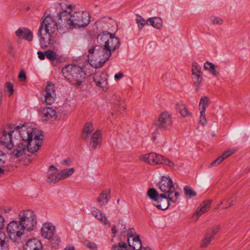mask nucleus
<instances>
[{"instance_id":"1","label":"nucleus","mask_w":250,"mask_h":250,"mask_svg":"<svg viewBox=\"0 0 250 250\" xmlns=\"http://www.w3.org/2000/svg\"><path fill=\"white\" fill-rule=\"evenodd\" d=\"M71 5L67 6L68 10H64L59 14L58 21L56 22L53 16L49 14L42 18L40 28L37 33L39 42L42 48L54 45L56 42L54 33L60 29V24L67 26L70 28L85 27L90 22V15L84 11L75 12L70 15Z\"/></svg>"},{"instance_id":"2","label":"nucleus","mask_w":250,"mask_h":250,"mask_svg":"<svg viewBox=\"0 0 250 250\" xmlns=\"http://www.w3.org/2000/svg\"><path fill=\"white\" fill-rule=\"evenodd\" d=\"M157 186L162 193L159 194L156 189L152 188L147 190V195L153 200V205L158 209L165 210L169 207L171 202H178L180 193L175 190L169 176H162Z\"/></svg>"},{"instance_id":"3","label":"nucleus","mask_w":250,"mask_h":250,"mask_svg":"<svg viewBox=\"0 0 250 250\" xmlns=\"http://www.w3.org/2000/svg\"><path fill=\"white\" fill-rule=\"evenodd\" d=\"M64 77L72 84L79 86L85 78V73L82 68L76 65L69 64L62 70Z\"/></svg>"},{"instance_id":"4","label":"nucleus","mask_w":250,"mask_h":250,"mask_svg":"<svg viewBox=\"0 0 250 250\" xmlns=\"http://www.w3.org/2000/svg\"><path fill=\"white\" fill-rule=\"evenodd\" d=\"M20 223L23 229L31 231L34 229L37 226V217L31 210H23L19 214Z\"/></svg>"},{"instance_id":"5","label":"nucleus","mask_w":250,"mask_h":250,"mask_svg":"<svg viewBox=\"0 0 250 250\" xmlns=\"http://www.w3.org/2000/svg\"><path fill=\"white\" fill-rule=\"evenodd\" d=\"M7 232L10 238L14 242H19L23 234L24 229L20 221H13L7 226Z\"/></svg>"},{"instance_id":"6","label":"nucleus","mask_w":250,"mask_h":250,"mask_svg":"<svg viewBox=\"0 0 250 250\" xmlns=\"http://www.w3.org/2000/svg\"><path fill=\"white\" fill-rule=\"evenodd\" d=\"M107 34H103L100 36L101 40H104L109 36V38L105 42L104 45L105 48L107 49V53L105 56L107 57L110 54H112L115 50L119 48L120 46V41L119 38L115 37L114 34L106 31Z\"/></svg>"},{"instance_id":"7","label":"nucleus","mask_w":250,"mask_h":250,"mask_svg":"<svg viewBox=\"0 0 250 250\" xmlns=\"http://www.w3.org/2000/svg\"><path fill=\"white\" fill-rule=\"evenodd\" d=\"M34 132L33 137L25 142L27 150L32 153L37 152L40 149L42 144L43 138L41 131H36Z\"/></svg>"},{"instance_id":"8","label":"nucleus","mask_w":250,"mask_h":250,"mask_svg":"<svg viewBox=\"0 0 250 250\" xmlns=\"http://www.w3.org/2000/svg\"><path fill=\"white\" fill-rule=\"evenodd\" d=\"M55 228L51 223H45L41 229L42 236L51 241L52 243L59 245L61 242L60 238L54 235Z\"/></svg>"},{"instance_id":"9","label":"nucleus","mask_w":250,"mask_h":250,"mask_svg":"<svg viewBox=\"0 0 250 250\" xmlns=\"http://www.w3.org/2000/svg\"><path fill=\"white\" fill-rule=\"evenodd\" d=\"M13 126L15 132L19 133L20 138L22 139V142L24 143L33 137L34 132L39 131L36 128L28 127L24 125H23L21 126L20 125L15 126L14 125H13Z\"/></svg>"},{"instance_id":"10","label":"nucleus","mask_w":250,"mask_h":250,"mask_svg":"<svg viewBox=\"0 0 250 250\" xmlns=\"http://www.w3.org/2000/svg\"><path fill=\"white\" fill-rule=\"evenodd\" d=\"M8 129L9 130H4L0 132V143L8 149H11L14 147L12 140V135L15 132L13 125H10Z\"/></svg>"},{"instance_id":"11","label":"nucleus","mask_w":250,"mask_h":250,"mask_svg":"<svg viewBox=\"0 0 250 250\" xmlns=\"http://www.w3.org/2000/svg\"><path fill=\"white\" fill-rule=\"evenodd\" d=\"M191 72L192 81L198 92L203 81V73L201 66L196 62L192 63Z\"/></svg>"},{"instance_id":"12","label":"nucleus","mask_w":250,"mask_h":250,"mask_svg":"<svg viewBox=\"0 0 250 250\" xmlns=\"http://www.w3.org/2000/svg\"><path fill=\"white\" fill-rule=\"evenodd\" d=\"M100 49V45H95L88 50V60L90 65L96 68L101 67V65L99 63Z\"/></svg>"},{"instance_id":"13","label":"nucleus","mask_w":250,"mask_h":250,"mask_svg":"<svg viewBox=\"0 0 250 250\" xmlns=\"http://www.w3.org/2000/svg\"><path fill=\"white\" fill-rule=\"evenodd\" d=\"M41 114L43 121L50 124L55 122L58 116L56 109L50 106L42 108L41 110Z\"/></svg>"},{"instance_id":"14","label":"nucleus","mask_w":250,"mask_h":250,"mask_svg":"<svg viewBox=\"0 0 250 250\" xmlns=\"http://www.w3.org/2000/svg\"><path fill=\"white\" fill-rule=\"evenodd\" d=\"M156 125L160 128L168 129L172 126V120L170 115L167 112L161 113L157 120Z\"/></svg>"},{"instance_id":"15","label":"nucleus","mask_w":250,"mask_h":250,"mask_svg":"<svg viewBox=\"0 0 250 250\" xmlns=\"http://www.w3.org/2000/svg\"><path fill=\"white\" fill-rule=\"evenodd\" d=\"M60 170L54 165L49 167L46 173V182L55 184L61 181Z\"/></svg>"},{"instance_id":"16","label":"nucleus","mask_w":250,"mask_h":250,"mask_svg":"<svg viewBox=\"0 0 250 250\" xmlns=\"http://www.w3.org/2000/svg\"><path fill=\"white\" fill-rule=\"evenodd\" d=\"M55 85L51 83H48L45 87L44 102L47 104L51 105L55 102L56 94Z\"/></svg>"},{"instance_id":"17","label":"nucleus","mask_w":250,"mask_h":250,"mask_svg":"<svg viewBox=\"0 0 250 250\" xmlns=\"http://www.w3.org/2000/svg\"><path fill=\"white\" fill-rule=\"evenodd\" d=\"M162 155L155 153H149L143 155L141 160L151 165H160Z\"/></svg>"},{"instance_id":"18","label":"nucleus","mask_w":250,"mask_h":250,"mask_svg":"<svg viewBox=\"0 0 250 250\" xmlns=\"http://www.w3.org/2000/svg\"><path fill=\"white\" fill-rule=\"evenodd\" d=\"M91 137L89 147L94 150L101 146L102 141V133L100 130H96Z\"/></svg>"},{"instance_id":"19","label":"nucleus","mask_w":250,"mask_h":250,"mask_svg":"<svg viewBox=\"0 0 250 250\" xmlns=\"http://www.w3.org/2000/svg\"><path fill=\"white\" fill-rule=\"evenodd\" d=\"M212 202V200H208L204 202L200 207L197 208L196 212L193 215V218H196V221L198 220L200 216L209 210Z\"/></svg>"},{"instance_id":"20","label":"nucleus","mask_w":250,"mask_h":250,"mask_svg":"<svg viewBox=\"0 0 250 250\" xmlns=\"http://www.w3.org/2000/svg\"><path fill=\"white\" fill-rule=\"evenodd\" d=\"M15 34L19 38H23L29 42L33 40V33L28 28L25 27L19 28L16 31Z\"/></svg>"},{"instance_id":"21","label":"nucleus","mask_w":250,"mask_h":250,"mask_svg":"<svg viewBox=\"0 0 250 250\" xmlns=\"http://www.w3.org/2000/svg\"><path fill=\"white\" fill-rule=\"evenodd\" d=\"M93 80L98 86L105 87L107 84V75L106 73L95 74L93 76Z\"/></svg>"},{"instance_id":"22","label":"nucleus","mask_w":250,"mask_h":250,"mask_svg":"<svg viewBox=\"0 0 250 250\" xmlns=\"http://www.w3.org/2000/svg\"><path fill=\"white\" fill-rule=\"evenodd\" d=\"M42 244L36 239H30L25 243L24 250H42Z\"/></svg>"},{"instance_id":"23","label":"nucleus","mask_w":250,"mask_h":250,"mask_svg":"<svg viewBox=\"0 0 250 250\" xmlns=\"http://www.w3.org/2000/svg\"><path fill=\"white\" fill-rule=\"evenodd\" d=\"M91 213L93 216L97 220H99L104 225L109 224V221L106 215L100 209L93 208H92Z\"/></svg>"},{"instance_id":"24","label":"nucleus","mask_w":250,"mask_h":250,"mask_svg":"<svg viewBox=\"0 0 250 250\" xmlns=\"http://www.w3.org/2000/svg\"><path fill=\"white\" fill-rule=\"evenodd\" d=\"M94 130L93 124L90 122L86 123L83 127L82 137L84 140H88L92 135Z\"/></svg>"},{"instance_id":"25","label":"nucleus","mask_w":250,"mask_h":250,"mask_svg":"<svg viewBox=\"0 0 250 250\" xmlns=\"http://www.w3.org/2000/svg\"><path fill=\"white\" fill-rule=\"evenodd\" d=\"M128 243L130 248H132L134 250H141L142 248V244L138 235H136L132 239L128 238Z\"/></svg>"},{"instance_id":"26","label":"nucleus","mask_w":250,"mask_h":250,"mask_svg":"<svg viewBox=\"0 0 250 250\" xmlns=\"http://www.w3.org/2000/svg\"><path fill=\"white\" fill-rule=\"evenodd\" d=\"M100 50L99 52L100 60L99 61V64L101 65V67L109 59L111 54H110L107 57L105 56V53H107V49L105 48V46L103 47L100 46Z\"/></svg>"},{"instance_id":"27","label":"nucleus","mask_w":250,"mask_h":250,"mask_svg":"<svg viewBox=\"0 0 250 250\" xmlns=\"http://www.w3.org/2000/svg\"><path fill=\"white\" fill-rule=\"evenodd\" d=\"M176 110L183 117L192 116L191 113L188 111L185 104L183 103L176 104Z\"/></svg>"},{"instance_id":"28","label":"nucleus","mask_w":250,"mask_h":250,"mask_svg":"<svg viewBox=\"0 0 250 250\" xmlns=\"http://www.w3.org/2000/svg\"><path fill=\"white\" fill-rule=\"evenodd\" d=\"M26 149H27V147L25 143H20L13 150L12 154L15 157H19L23 155Z\"/></svg>"},{"instance_id":"29","label":"nucleus","mask_w":250,"mask_h":250,"mask_svg":"<svg viewBox=\"0 0 250 250\" xmlns=\"http://www.w3.org/2000/svg\"><path fill=\"white\" fill-rule=\"evenodd\" d=\"M109 199V196L108 194V191L107 190L103 191L97 199L99 205L100 207H102L103 205L106 204Z\"/></svg>"},{"instance_id":"30","label":"nucleus","mask_w":250,"mask_h":250,"mask_svg":"<svg viewBox=\"0 0 250 250\" xmlns=\"http://www.w3.org/2000/svg\"><path fill=\"white\" fill-rule=\"evenodd\" d=\"M147 21L149 22L151 25L157 29H160L163 26L162 20L159 17L149 18Z\"/></svg>"},{"instance_id":"31","label":"nucleus","mask_w":250,"mask_h":250,"mask_svg":"<svg viewBox=\"0 0 250 250\" xmlns=\"http://www.w3.org/2000/svg\"><path fill=\"white\" fill-rule=\"evenodd\" d=\"M209 103L210 101L208 97L206 96L202 97L199 104V110L200 112H205Z\"/></svg>"},{"instance_id":"32","label":"nucleus","mask_w":250,"mask_h":250,"mask_svg":"<svg viewBox=\"0 0 250 250\" xmlns=\"http://www.w3.org/2000/svg\"><path fill=\"white\" fill-rule=\"evenodd\" d=\"M75 171L74 168H68L60 170L61 181L68 178L72 175Z\"/></svg>"},{"instance_id":"33","label":"nucleus","mask_w":250,"mask_h":250,"mask_svg":"<svg viewBox=\"0 0 250 250\" xmlns=\"http://www.w3.org/2000/svg\"><path fill=\"white\" fill-rule=\"evenodd\" d=\"M6 240H8V238L5 233L0 231V250H6L7 248Z\"/></svg>"},{"instance_id":"34","label":"nucleus","mask_w":250,"mask_h":250,"mask_svg":"<svg viewBox=\"0 0 250 250\" xmlns=\"http://www.w3.org/2000/svg\"><path fill=\"white\" fill-rule=\"evenodd\" d=\"M45 54L46 57L52 61L57 60L59 59V56L55 51L50 49L45 51Z\"/></svg>"},{"instance_id":"35","label":"nucleus","mask_w":250,"mask_h":250,"mask_svg":"<svg viewBox=\"0 0 250 250\" xmlns=\"http://www.w3.org/2000/svg\"><path fill=\"white\" fill-rule=\"evenodd\" d=\"M184 191L186 197L188 199H190L196 196V192L189 186H186L184 188Z\"/></svg>"},{"instance_id":"36","label":"nucleus","mask_w":250,"mask_h":250,"mask_svg":"<svg viewBox=\"0 0 250 250\" xmlns=\"http://www.w3.org/2000/svg\"><path fill=\"white\" fill-rule=\"evenodd\" d=\"M136 16L137 17L136 23L138 25L139 29L141 30L145 25L148 24V21H146L144 18L139 15L137 14Z\"/></svg>"},{"instance_id":"37","label":"nucleus","mask_w":250,"mask_h":250,"mask_svg":"<svg viewBox=\"0 0 250 250\" xmlns=\"http://www.w3.org/2000/svg\"><path fill=\"white\" fill-rule=\"evenodd\" d=\"M213 238L211 237V236H210V233L206 232V234H205L204 238L202 241V243L201 244V248L207 247L209 245L211 240Z\"/></svg>"},{"instance_id":"38","label":"nucleus","mask_w":250,"mask_h":250,"mask_svg":"<svg viewBox=\"0 0 250 250\" xmlns=\"http://www.w3.org/2000/svg\"><path fill=\"white\" fill-rule=\"evenodd\" d=\"M161 164L165 165L172 168H173L177 166V165H176L174 162L171 161L170 160L164 157L163 156H162V159L161 161Z\"/></svg>"},{"instance_id":"39","label":"nucleus","mask_w":250,"mask_h":250,"mask_svg":"<svg viewBox=\"0 0 250 250\" xmlns=\"http://www.w3.org/2000/svg\"><path fill=\"white\" fill-rule=\"evenodd\" d=\"M111 20V19H110V18H108V19L103 18V19H101L100 20H99L98 21V23H105V25L103 27V28L104 29V30L112 31L110 29V27L108 25V24L109 25L111 24L110 23H109V21Z\"/></svg>"},{"instance_id":"40","label":"nucleus","mask_w":250,"mask_h":250,"mask_svg":"<svg viewBox=\"0 0 250 250\" xmlns=\"http://www.w3.org/2000/svg\"><path fill=\"white\" fill-rule=\"evenodd\" d=\"M114 250H130L125 242H120L113 246Z\"/></svg>"},{"instance_id":"41","label":"nucleus","mask_w":250,"mask_h":250,"mask_svg":"<svg viewBox=\"0 0 250 250\" xmlns=\"http://www.w3.org/2000/svg\"><path fill=\"white\" fill-rule=\"evenodd\" d=\"M225 159L222 157V155L218 157L216 159H215L214 161H213L211 164H209L208 166L209 168H211L213 167H215L219 165L221 163V162L224 161Z\"/></svg>"},{"instance_id":"42","label":"nucleus","mask_w":250,"mask_h":250,"mask_svg":"<svg viewBox=\"0 0 250 250\" xmlns=\"http://www.w3.org/2000/svg\"><path fill=\"white\" fill-rule=\"evenodd\" d=\"M200 116L199 123L202 125H205L207 124V120L206 118L205 112H200Z\"/></svg>"},{"instance_id":"43","label":"nucleus","mask_w":250,"mask_h":250,"mask_svg":"<svg viewBox=\"0 0 250 250\" xmlns=\"http://www.w3.org/2000/svg\"><path fill=\"white\" fill-rule=\"evenodd\" d=\"M220 229V226L219 225H215L212 228L210 231H208L207 232H209L210 236L213 238L214 236L219 231Z\"/></svg>"},{"instance_id":"44","label":"nucleus","mask_w":250,"mask_h":250,"mask_svg":"<svg viewBox=\"0 0 250 250\" xmlns=\"http://www.w3.org/2000/svg\"><path fill=\"white\" fill-rule=\"evenodd\" d=\"M210 19L213 24L221 25L223 23V20L218 17L212 16Z\"/></svg>"},{"instance_id":"45","label":"nucleus","mask_w":250,"mask_h":250,"mask_svg":"<svg viewBox=\"0 0 250 250\" xmlns=\"http://www.w3.org/2000/svg\"><path fill=\"white\" fill-rule=\"evenodd\" d=\"M84 245L92 250H97V247L95 243L89 241H85L84 243Z\"/></svg>"},{"instance_id":"46","label":"nucleus","mask_w":250,"mask_h":250,"mask_svg":"<svg viewBox=\"0 0 250 250\" xmlns=\"http://www.w3.org/2000/svg\"><path fill=\"white\" fill-rule=\"evenodd\" d=\"M6 155L1 150H0V167H3L6 163Z\"/></svg>"},{"instance_id":"47","label":"nucleus","mask_w":250,"mask_h":250,"mask_svg":"<svg viewBox=\"0 0 250 250\" xmlns=\"http://www.w3.org/2000/svg\"><path fill=\"white\" fill-rule=\"evenodd\" d=\"M5 87L6 88V91L9 92V96L12 95L14 92L13 85L9 82H6L5 83Z\"/></svg>"},{"instance_id":"48","label":"nucleus","mask_w":250,"mask_h":250,"mask_svg":"<svg viewBox=\"0 0 250 250\" xmlns=\"http://www.w3.org/2000/svg\"><path fill=\"white\" fill-rule=\"evenodd\" d=\"M215 66V65L209 62H206L204 63V67L206 70H208V71L212 69V68Z\"/></svg>"},{"instance_id":"49","label":"nucleus","mask_w":250,"mask_h":250,"mask_svg":"<svg viewBox=\"0 0 250 250\" xmlns=\"http://www.w3.org/2000/svg\"><path fill=\"white\" fill-rule=\"evenodd\" d=\"M235 152V151L232 149H228L225 152H224L221 155L222 157L224 158V159H226L228 157H229V156H230L231 154H233Z\"/></svg>"},{"instance_id":"50","label":"nucleus","mask_w":250,"mask_h":250,"mask_svg":"<svg viewBox=\"0 0 250 250\" xmlns=\"http://www.w3.org/2000/svg\"><path fill=\"white\" fill-rule=\"evenodd\" d=\"M118 229L120 231L122 234L125 233L126 231V228L125 225L119 224L118 225Z\"/></svg>"},{"instance_id":"51","label":"nucleus","mask_w":250,"mask_h":250,"mask_svg":"<svg viewBox=\"0 0 250 250\" xmlns=\"http://www.w3.org/2000/svg\"><path fill=\"white\" fill-rule=\"evenodd\" d=\"M19 78L22 81L26 79V76L23 70H21L19 74Z\"/></svg>"},{"instance_id":"52","label":"nucleus","mask_w":250,"mask_h":250,"mask_svg":"<svg viewBox=\"0 0 250 250\" xmlns=\"http://www.w3.org/2000/svg\"><path fill=\"white\" fill-rule=\"evenodd\" d=\"M135 233L134 229L132 228L129 229L127 231V239L130 238L131 239L135 237L136 235H134Z\"/></svg>"},{"instance_id":"53","label":"nucleus","mask_w":250,"mask_h":250,"mask_svg":"<svg viewBox=\"0 0 250 250\" xmlns=\"http://www.w3.org/2000/svg\"><path fill=\"white\" fill-rule=\"evenodd\" d=\"M118 102L119 103L118 104H117L118 105V107H117V110H118V109H119L120 110H124L125 109V106L123 104V102H121V101H118Z\"/></svg>"},{"instance_id":"54","label":"nucleus","mask_w":250,"mask_h":250,"mask_svg":"<svg viewBox=\"0 0 250 250\" xmlns=\"http://www.w3.org/2000/svg\"><path fill=\"white\" fill-rule=\"evenodd\" d=\"M37 54L38 55V57L40 59H41L42 60H44L45 57H46L45 54V52L43 53L41 51H38Z\"/></svg>"},{"instance_id":"55","label":"nucleus","mask_w":250,"mask_h":250,"mask_svg":"<svg viewBox=\"0 0 250 250\" xmlns=\"http://www.w3.org/2000/svg\"><path fill=\"white\" fill-rule=\"evenodd\" d=\"M71 160L69 159H65L61 162V164L64 166H69L71 164Z\"/></svg>"},{"instance_id":"56","label":"nucleus","mask_w":250,"mask_h":250,"mask_svg":"<svg viewBox=\"0 0 250 250\" xmlns=\"http://www.w3.org/2000/svg\"><path fill=\"white\" fill-rule=\"evenodd\" d=\"M124 76L123 72H119L114 76V78L116 80H119L121 79Z\"/></svg>"},{"instance_id":"57","label":"nucleus","mask_w":250,"mask_h":250,"mask_svg":"<svg viewBox=\"0 0 250 250\" xmlns=\"http://www.w3.org/2000/svg\"><path fill=\"white\" fill-rule=\"evenodd\" d=\"M209 72L214 76H218L219 75V73L215 70V66L212 68V69L209 71Z\"/></svg>"},{"instance_id":"58","label":"nucleus","mask_w":250,"mask_h":250,"mask_svg":"<svg viewBox=\"0 0 250 250\" xmlns=\"http://www.w3.org/2000/svg\"><path fill=\"white\" fill-rule=\"evenodd\" d=\"M4 227V218L0 215V229H2Z\"/></svg>"},{"instance_id":"59","label":"nucleus","mask_w":250,"mask_h":250,"mask_svg":"<svg viewBox=\"0 0 250 250\" xmlns=\"http://www.w3.org/2000/svg\"><path fill=\"white\" fill-rule=\"evenodd\" d=\"M2 212L7 213L9 212V211L11 210V208L9 207H4L2 209Z\"/></svg>"},{"instance_id":"60","label":"nucleus","mask_w":250,"mask_h":250,"mask_svg":"<svg viewBox=\"0 0 250 250\" xmlns=\"http://www.w3.org/2000/svg\"><path fill=\"white\" fill-rule=\"evenodd\" d=\"M111 231H112V233L114 234V236L116 234V233L117 232L118 230H117L116 229V227L115 226H113L112 227V229H111Z\"/></svg>"},{"instance_id":"61","label":"nucleus","mask_w":250,"mask_h":250,"mask_svg":"<svg viewBox=\"0 0 250 250\" xmlns=\"http://www.w3.org/2000/svg\"><path fill=\"white\" fill-rule=\"evenodd\" d=\"M64 250H75V249L73 247L69 246L65 248Z\"/></svg>"},{"instance_id":"62","label":"nucleus","mask_w":250,"mask_h":250,"mask_svg":"<svg viewBox=\"0 0 250 250\" xmlns=\"http://www.w3.org/2000/svg\"><path fill=\"white\" fill-rule=\"evenodd\" d=\"M233 201H232L231 202H230L229 204V205H228V207H225V208H223V209H226L230 207L233 205Z\"/></svg>"},{"instance_id":"63","label":"nucleus","mask_w":250,"mask_h":250,"mask_svg":"<svg viewBox=\"0 0 250 250\" xmlns=\"http://www.w3.org/2000/svg\"><path fill=\"white\" fill-rule=\"evenodd\" d=\"M2 101V95L1 93H0V106L1 105Z\"/></svg>"},{"instance_id":"64","label":"nucleus","mask_w":250,"mask_h":250,"mask_svg":"<svg viewBox=\"0 0 250 250\" xmlns=\"http://www.w3.org/2000/svg\"><path fill=\"white\" fill-rule=\"evenodd\" d=\"M1 167H0V175L1 174H3L4 172V169H2Z\"/></svg>"}]
</instances>
